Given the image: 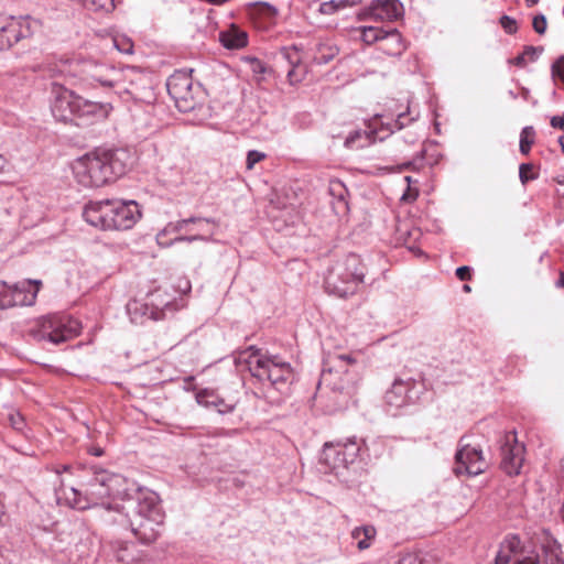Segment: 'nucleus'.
Here are the masks:
<instances>
[{"mask_svg": "<svg viewBox=\"0 0 564 564\" xmlns=\"http://www.w3.org/2000/svg\"><path fill=\"white\" fill-rule=\"evenodd\" d=\"M126 479L118 474L104 469L96 470L85 491L61 485L55 489L57 499L62 497L72 508L88 509L98 505L106 497L128 496ZM123 503L107 505L105 521L117 524L131 533L143 544H151L161 534L162 514L156 505V497L150 490L138 489L134 496L122 498Z\"/></svg>", "mask_w": 564, "mask_h": 564, "instance_id": "obj_1", "label": "nucleus"}, {"mask_svg": "<svg viewBox=\"0 0 564 564\" xmlns=\"http://www.w3.org/2000/svg\"><path fill=\"white\" fill-rule=\"evenodd\" d=\"M51 111L61 122L75 126H90L105 120L112 111L110 101L100 102L86 99L64 85L51 84Z\"/></svg>", "mask_w": 564, "mask_h": 564, "instance_id": "obj_2", "label": "nucleus"}, {"mask_svg": "<svg viewBox=\"0 0 564 564\" xmlns=\"http://www.w3.org/2000/svg\"><path fill=\"white\" fill-rule=\"evenodd\" d=\"M73 173L84 187H99L127 171V153L122 150H105L88 153L73 164Z\"/></svg>", "mask_w": 564, "mask_h": 564, "instance_id": "obj_3", "label": "nucleus"}, {"mask_svg": "<svg viewBox=\"0 0 564 564\" xmlns=\"http://www.w3.org/2000/svg\"><path fill=\"white\" fill-rule=\"evenodd\" d=\"M83 217L101 230H128L141 218V210L134 200L102 199L87 203Z\"/></svg>", "mask_w": 564, "mask_h": 564, "instance_id": "obj_4", "label": "nucleus"}, {"mask_svg": "<svg viewBox=\"0 0 564 564\" xmlns=\"http://www.w3.org/2000/svg\"><path fill=\"white\" fill-rule=\"evenodd\" d=\"M236 364L246 365L252 377L261 382H268L279 392L288 391L293 380V369L290 362L278 355L264 354L254 346L239 351Z\"/></svg>", "mask_w": 564, "mask_h": 564, "instance_id": "obj_5", "label": "nucleus"}, {"mask_svg": "<svg viewBox=\"0 0 564 564\" xmlns=\"http://www.w3.org/2000/svg\"><path fill=\"white\" fill-rule=\"evenodd\" d=\"M367 268L361 258L349 253L337 260L327 271L325 290L338 297H348L356 294L364 283Z\"/></svg>", "mask_w": 564, "mask_h": 564, "instance_id": "obj_6", "label": "nucleus"}, {"mask_svg": "<svg viewBox=\"0 0 564 564\" xmlns=\"http://www.w3.org/2000/svg\"><path fill=\"white\" fill-rule=\"evenodd\" d=\"M564 564L558 555V547L522 543L519 536L509 535L501 543L494 564Z\"/></svg>", "mask_w": 564, "mask_h": 564, "instance_id": "obj_7", "label": "nucleus"}, {"mask_svg": "<svg viewBox=\"0 0 564 564\" xmlns=\"http://www.w3.org/2000/svg\"><path fill=\"white\" fill-rule=\"evenodd\" d=\"M360 449L361 443L356 437L345 442L325 443L319 463L325 467V471L340 477L357 460Z\"/></svg>", "mask_w": 564, "mask_h": 564, "instance_id": "obj_8", "label": "nucleus"}, {"mask_svg": "<svg viewBox=\"0 0 564 564\" xmlns=\"http://www.w3.org/2000/svg\"><path fill=\"white\" fill-rule=\"evenodd\" d=\"M80 323L63 314H53L40 319L39 339H46L55 345L67 341L80 333Z\"/></svg>", "mask_w": 564, "mask_h": 564, "instance_id": "obj_9", "label": "nucleus"}, {"mask_svg": "<svg viewBox=\"0 0 564 564\" xmlns=\"http://www.w3.org/2000/svg\"><path fill=\"white\" fill-rule=\"evenodd\" d=\"M123 101L133 100L137 104L151 105L155 100V93L150 78L135 67L124 68V78L121 88L115 91Z\"/></svg>", "mask_w": 564, "mask_h": 564, "instance_id": "obj_10", "label": "nucleus"}, {"mask_svg": "<svg viewBox=\"0 0 564 564\" xmlns=\"http://www.w3.org/2000/svg\"><path fill=\"white\" fill-rule=\"evenodd\" d=\"M487 468V462L484 458L480 448L465 443V437L458 442V448L455 454L454 473L456 476H477Z\"/></svg>", "mask_w": 564, "mask_h": 564, "instance_id": "obj_11", "label": "nucleus"}, {"mask_svg": "<svg viewBox=\"0 0 564 564\" xmlns=\"http://www.w3.org/2000/svg\"><path fill=\"white\" fill-rule=\"evenodd\" d=\"M37 22L30 17H9L0 24V51L11 48L19 41L30 37Z\"/></svg>", "mask_w": 564, "mask_h": 564, "instance_id": "obj_12", "label": "nucleus"}, {"mask_svg": "<svg viewBox=\"0 0 564 564\" xmlns=\"http://www.w3.org/2000/svg\"><path fill=\"white\" fill-rule=\"evenodd\" d=\"M166 88L175 106L182 112H188L196 106L193 94V78L185 72H175L166 82Z\"/></svg>", "mask_w": 564, "mask_h": 564, "instance_id": "obj_13", "label": "nucleus"}, {"mask_svg": "<svg viewBox=\"0 0 564 564\" xmlns=\"http://www.w3.org/2000/svg\"><path fill=\"white\" fill-rule=\"evenodd\" d=\"M82 74L85 79H90L104 87H110L116 90L122 86L124 68H116L115 66L95 61H84L82 63Z\"/></svg>", "mask_w": 564, "mask_h": 564, "instance_id": "obj_14", "label": "nucleus"}, {"mask_svg": "<svg viewBox=\"0 0 564 564\" xmlns=\"http://www.w3.org/2000/svg\"><path fill=\"white\" fill-rule=\"evenodd\" d=\"M160 294L152 293L150 302L132 300L127 304V312L132 323H143L144 318L160 321L165 317V311H172L173 304L169 301H159Z\"/></svg>", "mask_w": 564, "mask_h": 564, "instance_id": "obj_15", "label": "nucleus"}, {"mask_svg": "<svg viewBox=\"0 0 564 564\" xmlns=\"http://www.w3.org/2000/svg\"><path fill=\"white\" fill-rule=\"evenodd\" d=\"M523 460V444L518 442L516 433L507 434L501 445V468L510 476L519 475Z\"/></svg>", "mask_w": 564, "mask_h": 564, "instance_id": "obj_16", "label": "nucleus"}, {"mask_svg": "<svg viewBox=\"0 0 564 564\" xmlns=\"http://www.w3.org/2000/svg\"><path fill=\"white\" fill-rule=\"evenodd\" d=\"M415 386L416 383L412 379H395L391 388L384 394L387 406L398 410L413 403L417 398L416 393L414 394Z\"/></svg>", "mask_w": 564, "mask_h": 564, "instance_id": "obj_17", "label": "nucleus"}, {"mask_svg": "<svg viewBox=\"0 0 564 564\" xmlns=\"http://www.w3.org/2000/svg\"><path fill=\"white\" fill-rule=\"evenodd\" d=\"M33 283L36 285V289L34 292L30 293L18 284L11 286L0 281V310H7L18 305H31L36 297L41 281H33Z\"/></svg>", "mask_w": 564, "mask_h": 564, "instance_id": "obj_18", "label": "nucleus"}, {"mask_svg": "<svg viewBox=\"0 0 564 564\" xmlns=\"http://www.w3.org/2000/svg\"><path fill=\"white\" fill-rule=\"evenodd\" d=\"M403 14V6L399 0H373L369 7V15L376 21H395Z\"/></svg>", "mask_w": 564, "mask_h": 564, "instance_id": "obj_19", "label": "nucleus"}, {"mask_svg": "<svg viewBox=\"0 0 564 564\" xmlns=\"http://www.w3.org/2000/svg\"><path fill=\"white\" fill-rule=\"evenodd\" d=\"M379 48L390 56H400L406 48L401 33L397 29L384 30Z\"/></svg>", "mask_w": 564, "mask_h": 564, "instance_id": "obj_20", "label": "nucleus"}, {"mask_svg": "<svg viewBox=\"0 0 564 564\" xmlns=\"http://www.w3.org/2000/svg\"><path fill=\"white\" fill-rule=\"evenodd\" d=\"M220 43L228 50H239L248 44V34L236 25L219 33Z\"/></svg>", "mask_w": 564, "mask_h": 564, "instance_id": "obj_21", "label": "nucleus"}, {"mask_svg": "<svg viewBox=\"0 0 564 564\" xmlns=\"http://www.w3.org/2000/svg\"><path fill=\"white\" fill-rule=\"evenodd\" d=\"M191 223H206L213 224L214 227L218 225V223L214 218H203V217H189L186 219H181L174 223H169L162 231L158 235V237H162L169 234H178L180 231L187 228Z\"/></svg>", "mask_w": 564, "mask_h": 564, "instance_id": "obj_22", "label": "nucleus"}, {"mask_svg": "<svg viewBox=\"0 0 564 564\" xmlns=\"http://www.w3.org/2000/svg\"><path fill=\"white\" fill-rule=\"evenodd\" d=\"M248 13L253 19H263L270 22L276 17L278 10L268 2H252L248 4Z\"/></svg>", "mask_w": 564, "mask_h": 564, "instance_id": "obj_23", "label": "nucleus"}, {"mask_svg": "<svg viewBox=\"0 0 564 564\" xmlns=\"http://www.w3.org/2000/svg\"><path fill=\"white\" fill-rule=\"evenodd\" d=\"M351 536L357 541V547L359 550H366L371 545L376 536V529L372 525L355 528L351 532Z\"/></svg>", "mask_w": 564, "mask_h": 564, "instance_id": "obj_24", "label": "nucleus"}, {"mask_svg": "<svg viewBox=\"0 0 564 564\" xmlns=\"http://www.w3.org/2000/svg\"><path fill=\"white\" fill-rule=\"evenodd\" d=\"M105 46H111L122 54L133 53V42L130 37L116 34L105 39Z\"/></svg>", "mask_w": 564, "mask_h": 564, "instance_id": "obj_25", "label": "nucleus"}, {"mask_svg": "<svg viewBox=\"0 0 564 564\" xmlns=\"http://www.w3.org/2000/svg\"><path fill=\"white\" fill-rule=\"evenodd\" d=\"M404 118V113H400L397 119L386 118V120L383 119V117L380 116L375 119L372 124L375 128H377V126H380V129L382 131H386L388 135L397 130H401L405 126V123L403 122Z\"/></svg>", "mask_w": 564, "mask_h": 564, "instance_id": "obj_26", "label": "nucleus"}, {"mask_svg": "<svg viewBox=\"0 0 564 564\" xmlns=\"http://www.w3.org/2000/svg\"><path fill=\"white\" fill-rule=\"evenodd\" d=\"M535 142V130L532 126H527L521 130L519 150L523 155H528L531 147Z\"/></svg>", "mask_w": 564, "mask_h": 564, "instance_id": "obj_27", "label": "nucleus"}, {"mask_svg": "<svg viewBox=\"0 0 564 564\" xmlns=\"http://www.w3.org/2000/svg\"><path fill=\"white\" fill-rule=\"evenodd\" d=\"M337 54V48L328 44H319L313 57L314 62L318 65L329 63Z\"/></svg>", "mask_w": 564, "mask_h": 564, "instance_id": "obj_28", "label": "nucleus"}, {"mask_svg": "<svg viewBox=\"0 0 564 564\" xmlns=\"http://www.w3.org/2000/svg\"><path fill=\"white\" fill-rule=\"evenodd\" d=\"M382 35H384V30L378 26H362L360 29V37L366 44H373L376 42L380 43Z\"/></svg>", "mask_w": 564, "mask_h": 564, "instance_id": "obj_29", "label": "nucleus"}, {"mask_svg": "<svg viewBox=\"0 0 564 564\" xmlns=\"http://www.w3.org/2000/svg\"><path fill=\"white\" fill-rule=\"evenodd\" d=\"M330 193H338V199L337 203L334 205V209L336 213H346L348 210V203L346 202L344 197L345 187L340 182L332 183L329 187Z\"/></svg>", "mask_w": 564, "mask_h": 564, "instance_id": "obj_30", "label": "nucleus"}, {"mask_svg": "<svg viewBox=\"0 0 564 564\" xmlns=\"http://www.w3.org/2000/svg\"><path fill=\"white\" fill-rule=\"evenodd\" d=\"M195 398L198 404L206 408H215L216 401L218 400V395L213 390L208 389L199 390Z\"/></svg>", "mask_w": 564, "mask_h": 564, "instance_id": "obj_31", "label": "nucleus"}, {"mask_svg": "<svg viewBox=\"0 0 564 564\" xmlns=\"http://www.w3.org/2000/svg\"><path fill=\"white\" fill-rule=\"evenodd\" d=\"M333 376L334 373L332 370H324L318 382V389H322V387L325 386L326 388H329L332 391L339 392L340 394H343L345 387L343 384L335 383L333 381Z\"/></svg>", "mask_w": 564, "mask_h": 564, "instance_id": "obj_32", "label": "nucleus"}, {"mask_svg": "<svg viewBox=\"0 0 564 564\" xmlns=\"http://www.w3.org/2000/svg\"><path fill=\"white\" fill-rule=\"evenodd\" d=\"M82 6L91 11L108 10L113 7V0H83Z\"/></svg>", "mask_w": 564, "mask_h": 564, "instance_id": "obj_33", "label": "nucleus"}, {"mask_svg": "<svg viewBox=\"0 0 564 564\" xmlns=\"http://www.w3.org/2000/svg\"><path fill=\"white\" fill-rule=\"evenodd\" d=\"M305 67L301 64L294 65L288 69V79L291 85L301 83L305 77Z\"/></svg>", "mask_w": 564, "mask_h": 564, "instance_id": "obj_34", "label": "nucleus"}, {"mask_svg": "<svg viewBox=\"0 0 564 564\" xmlns=\"http://www.w3.org/2000/svg\"><path fill=\"white\" fill-rule=\"evenodd\" d=\"M281 56L288 62L290 67L301 64V56L296 47H284L281 51Z\"/></svg>", "mask_w": 564, "mask_h": 564, "instance_id": "obj_35", "label": "nucleus"}, {"mask_svg": "<svg viewBox=\"0 0 564 564\" xmlns=\"http://www.w3.org/2000/svg\"><path fill=\"white\" fill-rule=\"evenodd\" d=\"M344 1L343 0H330L321 3L319 6V12L322 14H333L337 12L339 9H344Z\"/></svg>", "mask_w": 564, "mask_h": 564, "instance_id": "obj_36", "label": "nucleus"}, {"mask_svg": "<svg viewBox=\"0 0 564 564\" xmlns=\"http://www.w3.org/2000/svg\"><path fill=\"white\" fill-rule=\"evenodd\" d=\"M265 153L258 150H250L247 153L246 167L252 170L254 165L265 159Z\"/></svg>", "mask_w": 564, "mask_h": 564, "instance_id": "obj_37", "label": "nucleus"}, {"mask_svg": "<svg viewBox=\"0 0 564 564\" xmlns=\"http://www.w3.org/2000/svg\"><path fill=\"white\" fill-rule=\"evenodd\" d=\"M367 140L368 137L366 135V132H362V131H354L351 132L345 140V145L347 148H350V149H357V148H362L364 147V143H357V141L361 138H364Z\"/></svg>", "mask_w": 564, "mask_h": 564, "instance_id": "obj_38", "label": "nucleus"}, {"mask_svg": "<svg viewBox=\"0 0 564 564\" xmlns=\"http://www.w3.org/2000/svg\"><path fill=\"white\" fill-rule=\"evenodd\" d=\"M8 421L10 422V425L18 432H22L25 426L24 417L17 411H12L8 414Z\"/></svg>", "mask_w": 564, "mask_h": 564, "instance_id": "obj_39", "label": "nucleus"}, {"mask_svg": "<svg viewBox=\"0 0 564 564\" xmlns=\"http://www.w3.org/2000/svg\"><path fill=\"white\" fill-rule=\"evenodd\" d=\"M131 547H133V545H129V544L122 545L117 551L118 561L123 562L126 564H131L135 560L134 556L131 554V550H130Z\"/></svg>", "mask_w": 564, "mask_h": 564, "instance_id": "obj_40", "label": "nucleus"}, {"mask_svg": "<svg viewBox=\"0 0 564 564\" xmlns=\"http://www.w3.org/2000/svg\"><path fill=\"white\" fill-rule=\"evenodd\" d=\"M397 564H425L420 553H406L400 557Z\"/></svg>", "mask_w": 564, "mask_h": 564, "instance_id": "obj_41", "label": "nucleus"}, {"mask_svg": "<svg viewBox=\"0 0 564 564\" xmlns=\"http://www.w3.org/2000/svg\"><path fill=\"white\" fill-rule=\"evenodd\" d=\"M533 167L530 163H522L519 166V178L523 185H525L529 181L534 180L536 175L531 174L529 175L528 172L531 171Z\"/></svg>", "mask_w": 564, "mask_h": 564, "instance_id": "obj_42", "label": "nucleus"}, {"mask_svg": "<svg viewBox=\"0 0 564 564\" xmlns=\"http://www.w3.org/2000/svg\"><path fill=\"white\" fill-rule=\"evenodd\" d=\"M500 24L508 34H514L518 30L516 20L509 15H502L500 18Z\"/></svg>", "mask_w": 564, "mask_h": 564, "instance_id": "obj_43", "label": "nucleus"}, {"mask_svg": "<svg viewBox=\"0 0 564 564\" xmlns=\"http://www.w3.org/2000/svg\"><path fill=\"white\" fill-rule=\"evenodd\" d=\"M546 18L543 14H538L533 18L532 26L538 34H544L546 31Z\"/></svg>", "mask_w": 564, "mask_h": 564, "instance_id": "obj_44", "label": "nucleus"}, {"mask_svg": "<svg viewBox=\"0 0 564 564\" xmlns=\"http://www.w3.org/2000/svg\"><path fill=\"white\" fill-rule=\"evenodd\" d=\"M552 76L557 77L564 84V57L558 58L551 67Z\"/></svg>", "mask_w": 564, "mask_h": 564, "instance_id": "obj_45", "label": "nucleus"}, {"mask_svg": "<svg viewBox=\"0 0 564 564\" xmlns=\"http://www.w3.org/2000/svg\"><path fill=\"white\" fill-rule=\"evenodd\" d=\"M219 414H227L235 410V404L226 402L224 399L218 397L215 408Z\"/></svg>", "mask_w": 564, "mask_h": 564, "instance_id": "obj_46", "label": "nucleus"}, {"mask_svg": "<svg viewBox=\"0 0 564 564\" xmlns=\"http://www.w3.org/2000/svg\"><path fill=\"white\" fill-rule=\"evenodd\" d=\"M67 62H62L59 64L48 65V73L52 77L63 76L66 73Z\"/></svg>", "mask_w": 564, "mask_h": 564, "instance_id": "obj_47", "label": "nucleus"}, {"mask_svg": "<svg viewBox=\"0 0 564 564\" xmlns=\"http://www.w3.org/2000/svg\"><path fill=\"white\" fill-rule=\"evenodd\" d=\"M419 196L417 188H413L412 186H408L406 191L402 194L401 200L403 203H412L414 202Z\"/></svg>", "mask_w": 564, "mask_h": 564, "instance_id": "obj_48", "label": "nucleus"}, {"mask_svg": "<svg viewBox=\"0 0 564 564\" xmlns=\"http://www.w3.org/2000/svg\"><path fill=\"white\" fill-rule=\"evenodd\" d=\"M197 240H203V241H207L208 238L205 237L204 235H193V236H176L173 241L174 242H193V241H197Z\"/></svg>", "mask_w": 564, "mask_h": 564, "instance_id": "obj_49", "label": "nucleus"}, {"mask_svg": "<svg viewBox=\"0 0 564 564\" xmlns=\"http://www.w3.org/2000/svg\"><path fill=\"white\" fill-rule=\"evenodd\" d=\"M456 276L460 280V281H467V280H470L471 279V274H470V268L467 267V265H463V267H459L456 269Z\"/></svg>", "mask_w": 564, "mask_h": 564, "instance_id": "obj_50", "label": "nucleus"}, {"mask_svg": "<svg viewBox=\"0 0 564 564\" xmlns=\"http://www.w3.org/2000/svg\"><path fill=\"white\" fill-rule=\"evenodd\" d=\"M523 52L527 58L534 61L541 54L542 47L527 46Z\"/></svg>", "mask_w": 564, "mask_h": 564, "instance_id": "obj_51", "label": "nucleus"}, {"mask_svg": "<svg viewBox=\"0 0 564 564\" xmlns=\"http://www.w3.org/2000/svg\"><path fill=\"white\" fill-rule=\"evenodd\" d=\"M550 123L552 128L564 131V112L561 116H553Z\"/></svg>", "mask_w": 564, "mask_h": 564, "instance_id": "obj_52", "label": "nucleus"}, {"mask_svg": "<svg viewBox=\"0 0 564 564\" xmlns=\"http://www.w3.org/2000/svg\"><path fill=\"white\" fill-rule=\"evenodd\" d=\"M88 453H89L90 455H94V456L99 457V456H102V455H104V449H102L101 447H99V446H90V447L88 448Z\"/></svg>", "mask_w": 564, "mask_h": 564, "instance_id": "obj_53", "label": "nucleus"}, {"mask_svg": "<svg viewBox=\"0 0 564 564\" xmlns=\"http://www.w3.org/2000/svg\"><path fill=\"white\" fill-rule=\"evenodd\" d=\"M527 63V56L524 55V52H522V54L518 55L516 58H514V64L517 66H524Z\"/></svg>", "mask_w": 564, "mask_h": 564, "instance_id": "obj_54", "label": "nucleus"}, {"mask_svg": "<svg viewBox=\"0 0 564 564\" xmlns=\"http://www.w3.org/2000/svg\"><path fill=\"white\" fill-rule=\"evenodd\" d=\"M198 225V230L200 231H204V232H207L209 234L210 236L214 235V231L213 230H208L206 227L209 226L210 224H206V223H196Z\"/></svg>", "mask_w": 564, "mask_h": 564, "instance_id": "obj_55", "label": "nucleus"}, {"mask_svg": "<svg viewBox=\"0 0 564 564\" xmlns=\"http://www.w3.org/2000/svg\"><path fill=\"white\" fill-rule=\"evenodd\" d=\"M344 1V7H354L358 3L361 2V0H343Z\"/></svg>", "mask_w": 564, "mask_h": 564, "instance_id": "obj_56", "label": "nucleus"}, {"mask_svg": "<svg viewBox=\"0 0 564 564\" xmlns=\"http://www.w3.org/2000/svg\"><path fill=\"white\" fill-rule=\"evenodd\" d=\"M338 359L340 361H346V362H354V359L351 358V356L349 355H339L338 356Z\"/></svg>", "mask_w": 564, "mask_h": 564, "instance_id": "obj_57", "label": "nucleus"}, {"mask_svg": "<svg viewBox=\"0 0 564 564\" xmlns=\"http://www.w3.org/2000/svg\"><path fill=\"white\" fill-rule=\"evenodd\" d=\"M8 162L4 156L0 155V172H3L6 170Z\"/></svg>", "mask_w": 564, "mask_h": 564, "instance_id": "obj_58", "label": "nucleus"}, {"mask_svg": "<svg viewBox=\"0 0 564 564\" xmlns=\"http://www.w3.org/2000/svg\"><path fill=\"white\" fill-rule=\"evenodd\" d=\"M556 284L557 286L564 288V272L560 274V279Z\"/></svg>", "mask_w": 564, "mask_h": 564, "instance_id": "obj_59", "label": "nucleus"}, {"mask_svg": "<svg viewBox=\"0 0 564 564\" xmlns=\"http://www.w3.org/2000/svg\"><path fill=\"white\" fill-rule=\"evenodd\" d=\"M558 143L561 145V150L564 153V134L558 138Z\"/></svg>", "mask_w": 564, "mask_h": 564, "instance_id": "obj_60", "label": "nucleus"}, {"mask_svg": "<svg viewBox=\"0 0 564 564\" xmlns=\"http://www.w3.org/2000/svg\"><path fill=\"white\" fill-rule=\"evenodd\" d=\"M404 181L408 183V186H411V184H412V177L411 176H405Z\"/></svg>", "mask_w": 564, "mask_h": 564, "instance_id": "obj_61", "label": "nucleus"}, {"mask_svg": "<svg viewBox=\"0 0 564 564\" xmlns=\"http://www.w3.org/2000/svg\"><path fill=\"white\" fill-rule=\"evenodd\" d=\"M527 3L529 7L534 6L538 3V0H527Z\"/></svg>", "mask_w": 564, "mask_h": 564, "instance_id": "obj_62", "label": "nucleus"}, {"mask_svg": "<svg viewBox=\"0 0 564 564\" xmlns=\"http://www.w3.org/2000/svg\"><path fill=\"white\" fill-rule=\"evenodd\" d=\"M463 290H464L465 292H470V286H469L468 284H465V285L463 286Z\"/></svg>", "mask_w": 564, "mask_h": 564, "instance_id": "obj_63", "label": "nucleus"}, {"mask_svg": "<svg viewBox=\"0 0 564 564\" xmlns=\"http://www.w3.org/2000/svg\"><path fill=\"white\" fill-rule=\"evenodd\" d=\"M3 505L0 502V517L4 513V510H3Z\"/></svg>", "mask_w": 564, "mask_h": 564, "instance_id": "obj_64", "label": "nucleus"}]
</instances>
